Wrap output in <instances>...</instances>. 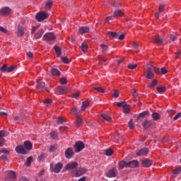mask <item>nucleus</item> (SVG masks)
<instances>
[{
	"label": "nucleus",
	"instance_id": "obj_1",
	"mask_svg": "<svg viewBox=\"0 0 181 181\" xmlns=\"http://www.w3.org/2000/svg\"><path fill=\"white\" fill-rule=\"evenodd\" d=\"M48 15L46 14L44 11H40L35 16V18L37 19V22H42L45 19H47Z\"/></svg>",
	"mask_w": 181,
	"mask_h": 181
},
{
	"label": "nucleus",
	"instance_id": "obj_28",
	"mask_svg": "<svg viewBox=\"0 0 181 181\" xmlns=\"http://www.w3.org/2000/svg\"><path fill=\"white\" fill-rule=\"evenodd\" d=\"M51 74L54 76H60L61 73L57 68H52V69H51Z\"/></svg>",
	"mask_w": 181,
	"mask_h": 181
},
{
	"label": "nucleus",
	"instance_id": "obj_34",
	"mask_svg": "<svg viewBox=\"0 0 181 181\" xmlns=\"http://www.w3.org/2000/svg\"><path fill=\"white\" fill-rule=\"evenodd\" d=\"M33 161V156H29L28 158H27V161L25 163V165H26L27 166H30V164H32Z\"/></svg>",
	"mask_w": 181,
	"mask_h": 181
},
{
	"label": "nucleus",
	"instance_id": "obj_43",
	"mask_svg": "<svg viewBox=\"0 0 181 181\" xmlns=\"http://www.w3.org/2000/svg\"><path fill=\"white\" fill-rule=\"evenodd\" d=\"M138 66V64H128V69L130 70H134L136 69V67Z\"/></svg>",
	"mask_w": 181,
	"mask_h": 181
},
{
	"label": "nucleus",
	"instance_id": "obj_44",
	"mask_svg": "<svg viewBox=\"0 0 181 181\" xmlns=\"http://www.w3.org/2000/svg\"><path fill=\"white\" fill-rule=\"evenodd\" d=\"M93 90H95L98 93H105L103 88H101V87H95L93 88Z\"/></svg>",
	"mask_w": 181,
	"mask_h": 181
},
{
	"label": "nucleus",
	"instance_id": "obj_37",
	"mask_svg": "<svg viewBox=\"0 0 181 181\" xmlns=\"http://www.w3.org/2000/svg\"><path fill=\"white\" fill-rule=\"evenodd\" d=\"M156 90H158V93H162L166 91V88H165L164 86H160L156 88Z\"/></svg>",
	"mask_w": 181,
	"mask_h": 181
},
{
	"label": "nucleus",
	"instance_id": "obj_39",
	"mask_svg": "<svg viewBox=\"0 0 181 181\" xmlns=\"http://www.w3.org/2000/svg\"><path fill=\"white\" fill-rule=\"evenodd\" d=\"M100 48H102V52L105 53L108 50V46L105 44L100 45Z\"/></svg>",
	"mask_w": 181,
	"mask_h": 181
},
{
	"label": "nucleus",
	"instance_id": "obj_13",
	"mask_svg": "<svg viewBox=\"0 0 181 181\" xmlns=\"http://www.w3.org/2000/svg\"><path fill=\"white\" fill-rule=\"evenodd\" d=\"M57 90L59 95H64L69 93V89L62 86L57 87Z\"/></svg>",
	"mask_w": 181,
	"mask_h": 181
},
{
	"label": "nucleus",
	"instance_id": "obj_22",
	"mask_svg": "<svg viewBox=\"0 0 181 181\" xmlns=\"http://www.w3.org/2000/svg\"><path fill=\"white\" fill-rule=\"evenodd\" d=\"M90 29L88 26H82L79 29V32L81 35H83L85 33H88Z\"/></svg>",
	"mask_w": 181,
	"mask_h": 181
},
{
	"label": "nucleus",
	"instance_id": "obj_12",
	"mask_svg": "<svg viewBox=\"0 0 181 181\" xmlns=\"http://www.w3.org/2000/svg\"><path fill=\"white\" fill-rule=\"evenodd\" d=\"M122 16H124V12L119 8H117V10L113 12V18H121Z\"/></svg>",
	"mask_w": 181,
	"mask_h": 181
},
{
	"label": "nucleus",
	"instance_id": "obj_49",
	"mask_svg": "<svg viewBox=\"0 0 181 181\" xmlns=\"http://www.w3.org/2000/svg\"><path fill=\"white\" fill-rule=\"evenodd\" d=\"M128 126H129V128L130 129H134V123L132 122V119L129 121Z\"/></svg>",
	"mask_w": 181,
	"mask_h": 181
},
{
	"label": "nucleus",
	"instance_id": "obj_3",
	"mask_svg": "<svg viewBox=\"0 0 181 181\" xmlns=\"http://www.w3.org/2000/svg\"><path fill=\"white\" fill-rule=\"evenodd\" d=\"M16 152L18 154H23V155L28 154V150L22 145L16 146Z\"/></svg>",
	"mask_w": 181,
	"mask_h": 181
},
{
	"label": "nucleus",
	"instance_id": "obj_6",
	"mask_svg": "<svg viewBox=\"0 0 181 181\" xmlns=\"http://www.w3.org/2000/svg\"><path fill=\"white\" fill-rule=\"evenodd\" d=\"M11 13V8L9 7H3L0 9V16H6L10 15Z\"/></svg>",
	"mask_w": 181,
	"mask_h": 181
},
{
	"label": "nucleus",
	"instance_id": "obj_40",
	"mask_svg": "<svg viewBox=\"0 0 181 181\" xmlns=\"http://www.w3.org/2000/svg\"><path fill=\"white\" fill-rule=\"evenodd\" d=\"M173 175H179L181 173V165L178 167L177 168H175L173 170Z\"/></svg>",
	"mask_w": 181,
	"mask_h": 181
},
{
	"label": "nucleus",
	"instance_id": "obj_4",
	"mask_svg": "<svg viewBox=\"0 0 181 181\" xmlns=\"http://www.w3.org/2000/svg\"><path fill=\"white\" fill-rule=\"evenodd\" d=\"M78 166V163L76 161L71 162L66 165L65 169L66 170H76Z\"/></svg>",
	"mask_w": 181,
	"mask_h": 181
},
{
	"label": "nucleus",
	"instance_id": "obj_46",
	"mask_svg": "<svg viewBox=\"0 0 181 181\" xmlns=\"http://www.w3.org/2000/svg\"><path fill=\"white\" fill-rule=\"evenodd\" d=\"M57 122V124H64V122H65V119L63 118V117H58Z\"/></svg>",
	"mask_w": 181,
	"mask_h": 181
},
{
	"label": "nucleus",
	"instance_id": "obj_64",
	"mask_svg": "<svg viewBox=\"0 0 181 181\" xmlns=\"http://www.w3.org/2000/svg\"><path fill=\"white\" fill-rule=\"evenodd\" d=\"M5 136V131H0V138Z\"/></svg>",
	"mask_w": 181,
	"mask_h": 181
},
{
	"label": "nucleus",
	"instance_id": "obj_62",
	"mask_svg": "<svg viewBox=\"0 0 181 181\" xmlns=\"http://www.w3.org/2000/svg\"><path fill=\"white\" fill-rule=\"evenodd\" d=\"M73 95L75 99H78V95H80V92H76Z\"/></svg>",
	"mask_w": 181,
	"mask_h": 181
},
{
	"label": "nucleus",
	"instance_id": "obj_45",
	"mask_svg": "<svg viewBox=\"0 0 181 181\" xmlns=\"http://www.w3.org/2000/svg\"><path fill=\"white\" fill-rule=\"evenodd\" d=\"M148 111H145L143 112L139 113V117H141V118H144L145 117L148 116Z\"/></svg>",
	"mask_w": 181,
	"mask_h": 181
},
{
	"label": "nucleus",
	"instance_id": "obj_15",
	"mask_svg": "<svg viewBox=\"0 0 181 181\" xmlns=\"http://www.w3.org/2000/svg\"><path fill=\"white\" fill-rule=\"evenodd\" d=\"M152 165V161L150 159H146L141 161V166L144 168H150Z\"/></svg>",
	"mask_w": 181,
	"mask_h": 181
},
{
	"label": "nucleus",
	"instance_id": "obj_51",
	"mask_svg": "<svg viewBox=\"0 0 181 181\" xmlns=\"http://www.w3.org/2000/svg\"><path fill=\"white\" fill-rule=\"evenodd\" d=\"M170 40L173 42H175V40H177V36L175 35H170Z\"/></svg>",
	"mask_w": 181,
	"mask_h": 181
},
{
	"label": "nucleus",
	"instance_id": "obj_8",
	"mask_svg": "<svg viewBox=\"0 0 181 181\" xmlns=\"http://www.w3.org/2000/svg\"><path fill=\"white\" fill-rule=\"evenodd\" d=\"M86 173H87L86 168H78V170H76V173H74V176H76V177H80L83 175H85Z\"/></svg>",
	"mask_w": 181,
	"mask_h": 181
},
{
	"label": "nucleus",
	"instance_id": "obj_19",
	"mask_svg": "<svg viewBox=\"0 0 181 181\" xmlns=\"http://www.w3.org/2000/svg\"><path fill=\"white\" fill-rule=\"evenodd\" d=\"M43 34H44V30L42 29H40L37 30L36 34H35V37H33V39H35V40H39L42 37Z\"/></svg>",
	"mask_w": 181,
	"mask_h": 181
},
{
	"label": "nucleus",
	"instance_id": "obj_35",
	"mask_svg": "<svg viewBox=\"0 0 181 181\" xmlns=\"http://www.w3.org/2000/svg\"><path fill=\"white\" fill-rule=\"evenodd\" d=\"M82 123H83V119H81V117H78V119H76V120L75 122L76 126L78 127H80V126L82 124Z\"/></svg>",
	"mask_w": 181,
	"mask_h": 181
},
{
	"label": "nucleus",
	"instance_id": "obj_50",
	"mask_svg": "<svg viewBox=\"0 0 181 181\" xmlns=\"http://www.w3.org/2000/svg\"><path fill=\"white\" fill-rule=\"evenodd\" d=\"M179 118H181V112H178L175 116H174L173 121H177Z\"/></svg>",
	"mask_w": 181,
	"mask_h": 181
},
{
	"label": "nucleus",
	"instance_id": "obj_41",
	"mask_svg": "<svg viewBox=\"0 0 181 181\" xmlns=\"http://www.w3.org/2000/svg\"><path fill=\"white\" fill-rule=\"evenodd\" d=\"M158 84V80H153L150 84H148V88L155 87Z\"/></svg>",
	"mask_w": 181,
	"mask_h": 181
},
{
	"label": "nucleus",
	"instance_id": "obj_7",
	"mask_svg": "<svg viewBox=\"0 0 181 181\" xmlns=\"http://www.w3.org/2000/svg\"><path fill=\"white\" fill-rule=\"evenodd\" d=\"M44 40H47L48 42L54 41L56 39V36L52 33H46L43 37Z\"/></svg>",
	"mask_w": 181,
	"mask_h": 181
},
{
	"label": "nucleus",
	"instance_id": "obj_16",
	"mask_svg": "<svg viewBox=\"0 0 181 181\" xmlns=\"http://www.w3.org/2000/svg\"><path fill=\"white\" fill-rule=\"evenodd\" d=\"M146 78L151 80L152 78H155V74L151 72V70L150 69L146 70Z\"/></svg>",
	"mask_w": 181,
	"mask_h": 181
},
{
	"label": "nucleus",
	"instance_id": "obj_32",
	"mask_svg": "<svg viewBox=\"0 0 181 181\" xmlns=\"http://www.w3.org/2000/svg\"><path fill=\"white\" fill-rule=\"evenodd\" d=\"M81 49H82L83 52H86L87 49H88V45H87L86 42H83L82 45L81 46Z\"/></svg>",
	"mask_w": 181,
	"mask_h": 181
},
{
	"label": "nucleus",
	"instance_id": "obj_56",
	"mask_svg": "<svg viewBox=\"0 0 181 181\" xmlns=\"http://www.w3.org/2000/svg\"><path fill=\"white\" fill-rule=\"evenodd\" d=\"M164 4H160V6L158 7V12L162 13L164 11Z\"/></svg>",
	"mask_w": 181,
	"mask_h": 181
},
{
	"label": "nucleus",
	"instance_id": "obj_14",
	"mask_svg": "<svg viewBox=\"0 0 181 181\" xmlns=\"http://www.w3.org/2000/svg\"><path fill=\"white\" fill-rule=\"evenodd\" d=\"M62 168H63V164L62 163H57V164H55L54 168V173H59Z\"/></svg>",
	"mask_w": 181,
	"mask_h": 181
},
{
	"label": "nucleus",
	"instance_id": "obj_27",
	"mask_svg": "<svg viewBox=\"0 0 181 181\" xmlns=\"http://www.w3.org/2000/svg\"><path fill=\"white\" fill-rule=\"evenodd\" d=\"M151 118L153 119V121H158L160 119V115L158 112H153L151 115Z\"/></svg>",
	"mask_w": 181,
	"mask_h": 181
},
{
	"label": "nucleus",
	"instance_id": "obj_48",
	"mask_svg": "<svg viewBox=\"0 0 181 181\" xmlns=\"http://www.w3.org/2000/svg\"><path fill=\"white\" fill-rule=\"evenodd\" d=\"M98 62H100V64H102V62H107V59H106L103 57H98Z\"/></svg>",
	"mask_w": 181,
	"mask_h": 181
},
{
	"label": "nucleus",
	"instance_id": "obj_30",
	"mask_svg": "<svg viewBox=\"0 0 181 181\" xmlns=\"http://www.w3.org/2000/svg\"><path fill=\"white\" fill-rule=\"evenodd\" d=\"M55 54H57V57H60L62 56V52L59 47L54 46Z\"/></svg>",
	"mask_w": 181,
	"mask_h": 181
},
{
	"label": "nucleus",
	"instance_id": "obj_24",
	"mask_svg": "<svg viewBox=\"0 0 181 181\" xmlns=\"http://www.w3.org/2000/svg\"><path fill=\"white\" fill-rule=\"evenodd\" d=\"M151 126V120H145V122H143V127L145 129H148Z\"/></svg>",
	"mask_w": 181,
	"mask_h": 181
},
{
	"label": "nucleus",
	"instance_id": "obj_10",
	"mask_svg": "<svg viewBox=\"0 0 181 181\" xmlns=\"http://www.w3.org/2000/svg\"><path fill=\"white\" fill-rule=\"evenodd\" d=\"M152 40L154 44H156L158 45H163V39L160 37V35H154V37H152Z\"/></svg>",
	"mask_w": 181,
	"mask_h": 181
},
{
	"label": "nucleus",
	"instance_id": "obj_29",
	"mask_svg": "<svg viewBox=\"0 0 181 181\" xmlns=\"http://www.w3.org/2000/svg\"><path fill=\"white\" fill-rule=\"evenodd\" d=\"M89 103H90L89 100H86V101L83 102L82 107H81V110H82V111H85V110H86L87 107H88Z\"/></svg>",
	"mask_w": 181,
	"mask_h": 181
},
{
	"label": "nucleus",
	"instance_id": "obj_38",
	"mask_svg": "<svg viewBox=\"0 0 181 181\" xmlns=\"http://www.w3.org/2000/svg\"><path fill=\"white\" fill-rule=\"evenodd\" d=\"M61 60H62V62H63L65 64H69L70 63L69 58H67V57H62Z\"/></svg>",
	"mask_w": 181,
	"mask_h": 181
},
{
	"label": "nucleus",
	"instance_id": "obj_42",
	"mask_svg": "<svg viewBox=\"0 0 181 181\" xmlns=\"http://www.w3.org/2000/svg\"><path fill=\"white\" fill-rule=\"evenodd\" d=\"M52 1H47L46 5H45V9L46 10H49L50 8H52Z\"/></svg>",
	"mask_w": 181,
	"mask_h": 181
},
{
	"label": "nucleus",
	"instance_id": "obj_2",
	"mask_svg": "<svg viewBox=\"0 0 181 181\" xmlns=\"http://www.w3.org/2000/svg\"><path fill=\"white\" fill-rule=\"evenodd\" d=\"M84 148L85 145L81 141H77L76 144H74V151L76 153H79L81 151H82V149H84Z\"/></svg>",
	"mask_w": 181,
	"mask_h": 181
},
{
	"label": "nucleus",
	"instance_id": "obj_23",
	"mask_svg": "<svg viewBox=\"0 0 181 181\" xmlns=\"http://www.w3.org/2000/svg\"><path fill=\"white\" fill-rule=\"evenodd\" d=\"M117 105L119 107H130V105H127V102H124V101L117 102Z\"/></svg>",
	"mask_w": 181,
	"mask_h": 181
},
{
	"label": "nucleus",
	"instance_id": "obj_31",
	"mask_svg": "<svg viewBox=\"0 0 181 181\" xmlns=\"http://www.w3.org/2000/svg\"><path fill=\"white\" fill-rule=\"evenodd\" d=\"M124 167L128 168L127 167V162L121 161V162L119 163V170L123 169Z\"/></svg>",
	"mask_w": 181,
	"mask_h": 181
},
{
	"label": "nucleus",
	"instance_id": "obj_33",
	"mask_svg": "<svg viewBox=\"0 0 181 181\" xmlns=\"http://www.w3.org/2000/svg\"><path fill=\"white\" fill-rule=\"evenodd\" d=\"M50 137L52 139H56L57 138H58V132H57L56 131L51 132Z\"/></svg>",
	"mask_w": 181,
	"mask_h": 181
},
{
	"label": "nucleus",
	"instance_id": "obj_63",
	"mask_svg": "<svg viewBox=\"0 0 181 181\" xmlns=\"http://www.w3.org/2000/svg\"><path fill=\"white\" fill-rule=\"evenodd\" d=\"M44 103H45L46 105L51 104L52 103V100L51 99H46L45 100H44Z\"/></svg>",
	"mask_w": 181,
	"mask_h": 181
},
{
	"label": "nucleus",
	"instance_id": "obj_11",
	"mask_svg": "<svg viewBox=\"0 0 181 181\" xmlns=\"http://www.w3.org/2000/svg\"><path fill=\"white\" fill-rule=\"evenodd\" d=\"M148 153V148H144L136 153L137 156H146Z\"/></svg>",
	"mask_w": 181,
	"mask_h": 181
},
{
	"label": "nucleus",
	"instance_id": "obj_59",
	"mask_svg": "<svg viewBox=\"0 0 181 181\" xmlns=\"http://www.w3.org/2000/svg\"><path fill=\"white\" fill-rule=\"evenodd\" d=\"M160 73H162L163 75L166 74H167L166 68L163 67L162 69H160Z\"/></svg>",
	"mask_w": 181,
	"mask_h": 181
},
{
	"label": "nucleus",
	"instance_id": "obj_18",
	"mask_svg": "<svg viewBox=\"0 0 181 181\" xmlns=\"http://www.w3.org/2000/svg\"><path fill=\"white\" fill-rule=\"evenodd\" d=\"M24 146L25 148H26L27 151H30L33 149V144L29 141H24Z\"/></svg>",
	"mask_w": 181,
	"mask_h": 181
},
{
	"label": "nucleus",
	"instance_id": "obj_20",
	"mask_svg": "<svg viewBox=\"0 0 181 181\" xmlns=\"http://www.w3.org/2000/svg\"><path fill=\"white\" fill-rule=\"evenodd\" d=\"M117 175V170H115V168H113L110 170H109L108 173H107V177H115Z\"/></svg>",
	"mask_w": 181,
	"mask_h": 181
},
{
	"label": "nucleus",
	"instance_id": "obj_26",
	"mask_svg": "<svg viewBox=\"0 0 181 181\" xmlns=\"http://www.w3.org/2000/svg\"><path fill=\"white\" fill-rule=\"evenodd\" d=\"M24 35V28L18 25V36H23Z\"/></svg>",
	"mask_w": 181,
	"mask_h": 181
},
{
	"label": "nucleus",
	"instance_id": "obj_57",
	"mask_svg": "<svg viewBox=\"0 0 181 181\" xmlns=\"http://www.w3.org/2000/svg\"><path fill=\"white\" fill-rule=\"evenodd\" d=\"M56 146H50L49 147V152L50 153H54V151H56Z\"/></svg>",
	"mask_w": 181,
	"mask_h": 181
},
{
	"label": "nucleus",
	"instance_id": "obj_21",
	"mask_svg": "<svg viewBox=\"0 0 181 181\" xmlns=\"http://www.w3.org/2000/svg\"><path fill=\"white\" fill-rule=\"evenodd\" d=\"M44 87H45V83L41 80H37V89L43 90Z\"/></svg>",
	"mask_w": 181,
	"mask_h": 181
},
{
	"label": "nucleus",
	"instance_id": "obj_61",
	"mask_svg": "<svg viewBox=\"0 0 181 181\" xmlns=\"http://www.w3.org/2000/svg\"><path fill=\"white\" fill-rule=\"evenodd\" d=\"M168 112L170 115V116H173V115L175 114V111L173 110H168Z\"/></svg>",
	"mask_w": 181,
	"mask_h": 181
},
{
	"label": "nucleus",
	"instance_id": "obj_60",
	"mask_svg": "<svg viewBox=\"0 0 181 181\" xmlns=\"http://www.w3.org/2000/svg\"><path fill=\"white\" fill-rule=\"evenodd\" d=\"M119 97V91L115 90V93H113V98H117Z\"/></svg>",
	"mask_w": 181,
	"mask_h": 181
},
{
	"label": "nucleus",
	"instance_id": "obj_25",
	"mask_svg": "<svg viewBox=\"0 0 181 181\" xmlns=\"http://www.w3.org/2000/svg\"><path fill=\"white\" fill-rule=\"evenodd\" d=\"M100 117H102L103 119H104L106 122H112V119L106 114H101Z\"/></svg>",
	"mask_w": 181,
	"mask_h": 181
},
{
	"label": "nucleus",
	"instance_id": "obj_53",
	"mask_svg": "<svg viewBox=\"0 0 181 181\" xmlns=\"http://www.w3.org/2000/svg\"><path fill=\"white\" fill-rule=\"evenodd\" d=\"M13 70H15V66H9V68H7L6 72L7 73H11V72L13 71Z\"/></svg>",
	"mask_w": 181,
	"mask_h": 181
},
{
	"label": "nucleus",
	"instance_id": "obj_52",
	"mask_svg": "<svg viewBox=\"0 0 181 181\" xmlns=\"http://www.w3.org/2000/svg\"><path fill=\"white\" fill-rule=\"evenodd\" d=\"M108 35L110 37H117V33L116 32H108Z\"/></svg>",
	"mask_w": 181,
	"mask_h": 181
},
{
	"label": "nucleus",
	"instance_id": "obj_9",
	"mask_svg": "<svg viewBox=\"0 0 181 181\" xmlns=\"http://www.w3.org/2000/svg\"><path fill=\"white\" fill-rule=\"evenodd\" d=\"M74 155V152L72 148H68L67 150L65 151V157L67 159H70L73 158Z\"/></svg>",
	"mask_w": 181,
	"mask_h": 181
},
{
	"label": "nucleus",
	"instance_id": "obj_5",
	"mask_svg": "<svg viewBox=\"0 0 181 181\" xmlns=\"http://www.w3.org/2000/svg\"><path fill=\"white\" fill-rule=\"evenodd\" d=\"M16 180H17V175L14 171H9L7 177L5 178V181H15Z\"/></svg>",
	"mask_w": 181,
	"mask_h": 181
},
{
	"label": "nucleus",
	"instance_id": "obj_17",
	"mask_svg": "<svg viewBox=\"0 0 181 181\" xmlns=\"http://www.w3.org/2000/svg\"><path fill=\"white\" fill-rule=\"evenodd\" d=\"M138 165H139L138 160H132V161L127 162V168L130 167L132 168H137Z\"/></svg>",
	"mask_w": 181,
	"mask_h": 181
},
{
	"label": "nucleus",
	"instance_id": "obj_54",
	"mask_svg": "<svg viewBox=\"0 0 181 181\" xmlns=\"http://www.w3.org/2000/svg\"><path fill=\"white\" fill-rule=\"evenodd\" d=\"M61 84L66 85L67 83V80L65 77H63L60 80Z\"/></svg>",
	"mask_w": 181,
	"mask_h": 181
},
{
	"label": "nucleus",
	"instance_id": "obj_36",
	"mask_svg": "<svg viewBox=\"0 0 181 181\" xmlns=\"http://www.w3.org/2000/svg\"><path fill=\"white\" fill-rule=\"evenodd\" d=\"M112 154H114V151H112L111 148L105 151V155H106L107 156H110Z\"/></svg>",
	"mask_w": 181,
	"mask_h": 181
},
{
	"label": "nucleus",
	"instance_id": "obj_55",
	"mask_svg": "<svg viewBox=\"0 0 181 181\" xmlns=\"http://www.w3.org/2000/svg\"><path fill=\"white\" fill-rule=\"evenodd\" d=\"M71 112H72V114L74 115H78L80 111L76 107H74L72 108Z\"/></svg>",
	"mask_w": 181,
	"mask_h": 181
},
{
	"label": "nucleus",
	"instance_id": "obj_47",
	"mask_svg": "<svg viewBox=\"0 0 181 181\" xmlns=\"http://www.w3.org/2000/svg\"><path fill=\"white\" fill-rule=\"evenodd\" d=\"M7 69V65L4 64H3L2 67L0 68V71L2 73H5L6 72Z\"/></svg>",
	"mask_w": 181,
	"mask_h": 181
},
{
	"label": "nucleus",
	"instance_id": "obj_58",
	"mask_svg": "<svg viewBox=\"0 0 181 181\" xmlns=\"http://www.w3.org/2000/svg\"><path fill=\"white\" fill-rule=\"evenodd\" d=\"M123 112H124V113H125V114H129V112H130L129 107H124Z\"/></svg>",
	"mask_w": 181,
	"mask_h": 181
}]
</instances>
